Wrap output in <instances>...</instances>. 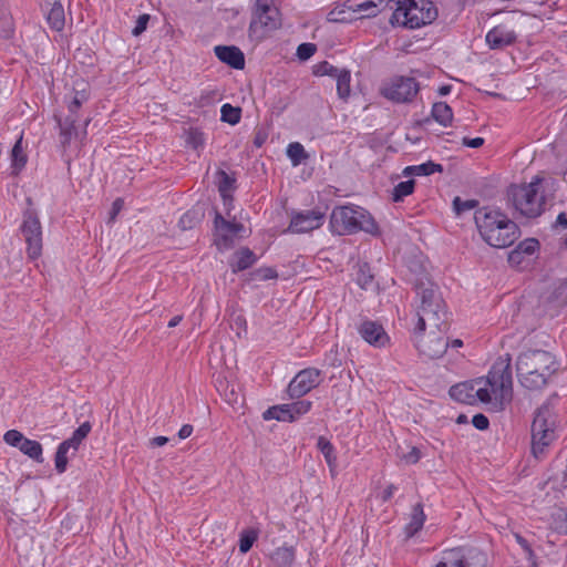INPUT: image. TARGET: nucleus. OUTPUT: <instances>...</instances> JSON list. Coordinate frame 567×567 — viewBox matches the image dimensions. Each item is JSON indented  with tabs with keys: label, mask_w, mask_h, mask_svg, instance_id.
Returning <instances> with one entry per match:
<instances>
[{
	"label": "nucleus",
	"mask_w": 567,
	"mask_h": 567,
	"mask_svg": "<svg viewBox=\"0 0 567 567\" xmlns=\"http://www.w3.org/2000/svg\"><path fill=\"white\" fill-rule=\"evenodd\" d=\"M415 182L413 179H409L405 182H400L394 186L392 192L393 202L398 203L403 200L404 197L411 195L414 190Z\"/></svg>",
	"instance_id": "39"
},
{
	"label": "nucleus",
	"mask_w": 567,
	"mask_h": 567,
	"mask_svg": "<svg viewBox=\"0 0 567 567\" xmlns=\"http://www.w3.org/2000/svg\"><path fill=\"white\" fill-rule=\"evenodd\" d=\"M553 528L563 535H567V511H559L553 516Z\"/></svg>",
	"instance_id": "44"
},
{
	"label": "nucleus",
	"mask_w": 567,
	"mask_h": 567,
	"mask_svg": "<svg viewBox=\"0 0 567 567\" xmlns=\"http://www.w3.org/2000/svg\"><path fill=\"white\" fill-rule=\"evenodd\" d=\"M432 567H473L466 550L461 547L444 550L439 561Z\"/></svg>",
	"instance_id": "18"
},
{
	"label": "nucleus",
	"mask_w": 567,
	"mask_h": 567,
	"mask_svg": "<svg viewBox=\"0 0 567 567\" xmlns=\"http://www.w3.org/2000/svg\"><path fill=\"white\" fill-rule=\"evenodd\" d=\"M69 451H70V449L68 446H65L63 442L58 446L54 462H55V470L60 474L64 473L66 470V466H68L66 454Z\"/></svg>",
	"instance_id": "43"
},
{
	"label": "nucleus",
	"mask_w": 567,
	"mask_h": 567,
	"mask_svg": "<svg viewBox=\"0 0 567 567\" xmlns=\"http://www.w3.org/2000/svg\"><path fill=\"white\" fill-rule=\"evenodd\" d=\"M432 117L443 126H449L453 120V112L445 102H436L432 106Z\"/></svg>",
	"instance_id": "28"
},
{
	"label": "nucleus",
	"mask_w": 567,
	"mask_h": 567,
	"mask_svg": "<svg viewBox=\"0 0 567 567\" xmlns=\"http://www.w3.org/2000/svg\"><path fill=\"white\" fill-rule=\"evenodd\" d=\"M277 271L270 267H262L252 272L254 280H268L277 278Z\"/></svg>",
	"instance_id": "51"
},
{
	"label": "nucleus",
	"mask_w": 567,
	"mask_h": 567,
	"mask_svg": "<svg viewBox=\"0 0 567 567\" xmlns=\"http://www.w3.org/2000/svg\"><path fill=\"white\" fill-rule=\"evenodd\" d=\"M277 8L275 6V0H256V9L255 12H266L270 9Z\"/></svg>",
	"instance_id": "57"
},
{
	"label": "nucleus",
	"mask_w": 567,
	"mask_h": 567,
	"mask_svg": "<svg viewBox=\"0 0 567 567\" xmlns=\"http://www.w3.org/2000/svg\"><path fill=\"white\" fill-rule=\"evenodd\" d=\"M420 306L415 332H424L426 328L445 332L447 330V310L439 287L432 282L417 285Z\"/></svg>",
	"instance_id": "3"
},
{
	"label": "nucleus",
	"mask_w": 567,
	"mask_h": 567,
	"mask_svg": "<svg viewBox=\"0 0 567 567\" xmlns=\"http://www.w3.org/2000/svg\"><path fill=\"white\" fill-rule=\"evenodd\" d=\"M204 218V212L198 208L187 210L178 221V226L182 230H188L195 228Z\"/></svg>",
	"instance_id": "32"
},
{
	"label": "nucleus",
	"mask_w": 567,
	"mask_h": 567,
	"mask_svg": "<svg viewBox=\"0 0 567 567\" xmlns=\"http://www.w3.org/2000/svg\"><path fill=\"white\" fill-rule=\"evenodd\" d=\"M324 219V215L319 210H306L292 216L289 230L301 234L319 228Z\"/></svg>",
	"instance_id": "14"
},
{
	"label": "nucleus",
	"mask_w": 567,
	"mask_h": 567,
	"mask_svg": "<svg viewBox=\"0 0 567 567\" xmlns=\"http://www.w3.org/2000/svg\"><path fill=\"white\" fill-rule=\"evenodd\" d=\"M542 179L535 177L529 184L513 186L509 195L515 209L526 218H536L545 210V196L540 192Z\"/></svg>",
	"instance_id": "5"
},
{
	"label": "nucleus",
	"mask_w": 567,
	"mask_h": 567,
	"mask_svg": "<svg viewBox=\"0 0 567 567\" xmlns=\"http://www.w3.org/2000/svg\"><path fill=\"white\" fill-rule=\"evenodd\" d=\"M214 52L223 63L236 70L245 68V55L239 48L235 45H216Z\"/></svg>",
	"instance_id": "17"
},
{
	"label": "nucleus",
	"mask_w": 567,
	"mask_h": 567,
	"mask_svg": "<svg viewBox=\"0 0 567 567\" xmlns=\"http://www.w3.org/2000/svg\"><path fill=\"white\" fill-rule=\"evenodd\" d=\"M258 533L254 529H246L241 532L240 538H239V550L243 554H246L250 550L254 543L257 540Z\"/></svg>",
	"instance_id": "41"
},
{
	"label": "nucleus",
	"mask_w": 567,
	"mask_h": 567,
	"mask_svg": "<svg viewBox=\"0 0 567 567\" xmlns=\"http://www.w3.org/2000/svg\"><path fill=\"white\" fill-rule=\"evenodd\" d=\"M478 205L475 199L462 200L460 197H455L453 200V208L456 215H461L464 212L471 210Z\"/></svg>",
	"instance_id": "46"
},
{
	"label": "nucleus",
	"mask_w": 567,
	"mask_h": 567,
	"mask_svg": "<svg viewBox=\"0 0 567 567\" xmlns=\"http://www.w3.org/2000/svg\"><path fill=\"white\" fill-rule=\"evenodd\" d=\"M266 140H267V134L261 131H258L254 137V145L256 147H261L265 144Z\"/></svg>",
	"instance_id": "61"
},
{
	"label": "nucleus",
	"mask_w": 567,
	"mask_h": 567,
	"mask_svg": "<svg viewBox=\"0 0 567 567\" xmlns=\"http://www.w3.org/2000/svg\"><path fill=\"white\" fill-rule=\"evenodd\" d=\"M27 243V252L31 259H37L42 252V227L33 210H27L20 227Z\"/></svg>",
	"instance_id": "8"
},
{
	"label": "nucleus",
	"mask_w": 567,
	"mask_h": 567,
	"mask_svg": "<svg viewBox=\"0 0 567 567\" xmlns=\"http://www.w3.org/2000/svg\"><path fill=\"white\" fill-rule=\"evenodd\" d=\"M47 21L50 24V27L55 31H61L64 28V9L60 2L53 3L47 16Z\"/></svg>",
	"instance_id": "31"
},
{
	"label": "nucleus",
	"mask_w": 567,
	"mask_h": 567,
	"mask_svg": "<svg viewBox=\"0 0 567 567\" xmlns=\"http://www.w3.org/2000/svg\"><path fill=\"white\" fill-rule=\"evenodd\" d=\"M317 447L323 454L331 471L336 467L337 457L333 445L323 436H319Z\"/></svg>",
	"instance_id": "37"
},
{
	"label": "nucleus",
	"mask_w": 567,
	"mask_h": 567,
	"mask_svg": "<svg viewBox=\"0 0 567 567\" xmlns=\"http://www.w3.org/2000/svg\"><path fill=\"white\" fill-rule=\"evenodd\" d=\"M221 121L235 125L239 123L241 117V109L235 107L228 103L224 104L220 109Z\"/></svg>",
	"instance_id": "40"
},
{
	"label": "nucleus",
	"mask_w": 567,
	"mask_h": 567,
	"mask_svg": "<svg viewBox=\"0 0 567 567\" xmlns=\"http://www.w3.org/2000/svg\"><path fill=\"white\" fill-rule=\"evenodd\" d=\"M554 357L544 350H528L520 353L516 362L517 375L530 374L532 371L553 374L555 372Z\"/></svg>",
	"instance_id": "7"
},
{
	"label": "nucleus",
	"mask_w": 567,
	"mask_h": 567,
	"mask_svg": "<svg viewBox=\"0 0 567 567\" xmlns=\"http://www.w3.org/2000/svg\"><path fill=\"white\" fill-rule=\"evenodd\" d=\"M424 520L423 507L421 504H416L412 509L410 522L404 528L406 537H413L423 527Z\"/></svg>",
	"instance_id": "23"
},
{
	"label": "nucleus",
	"mask_w": 567,
	"mask_h": 567,
	"mask_svg": "<svg viewBox=\"0 0 567 567\" xmlns=\"http://www.w3.org/2000/svg\"><path fill=\"white\" fill-rule=\"evenodd\" d=\"M357 284L364 290L374 287V275L367 262L360 264L357 271Z\"/></svg>",
	"instance_id": "35"
},
{
	"label": "nucleus",
	"mask_w": 567,
	"mask_h": 567,
	"mask_svg": "<svg viewBox=\"0 0 567 567\" xmlns=\"http://www.w3.org/2000/svg\"><path fill=\"white\" fill-rule=\"evenodd\" d=\"M538 246L539 243L537 239L528 238L519 243L518 246L516 247V250L519 251L522 256H532L538 249Z\"/></svg>",
	"instance_id": "45"
},
{
	"label": "nucleus",
	"mask_w": 567,
	"mask_h": 567,
	"mask_svg": "<svg viewBox=\"0 0 567 567\" xmlns=\"http://www.w3.org/2000/svg\"><path fill=\"white\" fill-rule=\"evenodd\" d=\"M11 162H12V174L18 175L20 171L27 164V155L22 150V138L20 137L11 151Z\"/></svg>",
	"instance_id": "33"
},
{
	"label": "nucleus",
	"mask_w": 567,
	"mask_h": 567,
	"mask_svg": "<svg viewBox=\"0 0 567 567\" xmlns=\"http://www.w3.org/2000/svg\"><path fill=\"white\" fill-rule=\"evenodd\" d=\"M320 370L316 368L303 369L297 373L288 385L290 398H301L313 388L318 386L320 383Z\"/></svg>",
	"instance_id": "13"
},
{
	"label": "nucleus",
	"mask_w": 567,
	"mask_h": 567,
	"mask_svg": "<svg viewBox=\"0 0 567 567\" xmlns=\"http://www.w3.org/2000/svg\"><path fill=\"white\" fill-rule=\"evenodd\" d=\"M422 454L421 451L417 447H412L410 452L402 455V460L408 464H415L421 458Z\"/></svg>",
	"instance_id": "55"
},
{
	"label": "nucleus",
	"mask_w": 567,
	"mask_h": 567,
	"mask_svg": "<svg viewBox=\"0 0 567 567\" xmlns=\"http://www.w3.org/2000/svg\"><path fill=\"white\" fill-rule=\"evenodd\" d=\"M69 451H70V449L68 446H65L63 442L58 446L54 462H55V470L60 474L64 473L66 470V466H68L66 454Z\"/></svg>",
	"instance_id": "42"
},
{
	"label": "nucleus",
	"mask_w": 567,
	"mask_h": 567,
	"mask_svg": "<svg viewBox=\"0 0 567 567\" xmlns=\"http://www.w3.org/2000/svg\"><path fill=\"white\" fill-rule=\"evenodd\" d=\"M287 156L290 158L293 166H298L308 158V154L306 153L305 147L298 142L290 143L288 145Z\"/></svg>",
	"instance_id": "38"
},
{
	"label": "nucleus",
	"mask_w": 567,
	"mask_h": 567,
	"mask_svg": "<svg viewBox=\"0 0 567 567\" xmlns=\"http://www.w3.org/2000/svg\"><path fill=\"white\" fill-rule=\"evenodd\" d=\"M474 219L480 235L492 247H508L519 236L518 226L499 210L480 208L475 212Z\"/></svg>",
	"instance_id": "2"
},
{
	"label": "nucleus",
	"mask_w": 567,
	"mask_h": 567,
	"mask_svg": "<svg viewBox=\"0 0 567 567\" xmlns=\"http://www.w3.org/2000/svg\"><path fill=\"white\" fill-rule=\"evenodd\" d=\"M187 144L190 145L193 148H198L204 145V136L202 132L198 131H190L187 135L186 140Z\"/></svg>",
	"instance_id": "54"
},
{
	"label": "nucleus",
	"mask_w": 567,
	"mask_h": 567,
	"mask_svg": "<svg viewBox=\"0 0 567 567\" xmlns=\"http://www.w3.org/2000/svg\"><path fill=\"white\" fill-rule=\"evenodd\" d=\"M84 101H86V95L84 94V92H82V93L76 92L74 97L72 99V101L69 104V111L71 113L69 116H76V112L81 107V105L83 104Z\"/></svg>",
	"instance_id": "52"
},
{
	"label": "nucleus",
	"mask_w": 567,
	"mask_h": 567,
	"mask_svg": "<svg viewBox=\"0 0 567 567\" xmlns=\"http://www.w3.org/2000/svg\"><path fill=\"white\" fill-rule=\"evenodd\" d=\"M281 27V17L278 8L266 12H254V19L249 24V35L258 40L264 39L267 33Z\"/></svg>",
	"instance_id": "11"
},
{
	"label": "nucleus",
	"mask_w": 567,
	"mask_h": 567,
	"mask_svg": "<svg viewBox=\"0 0 567 567\" xmlns=\"http://www.w3.org/2000/svg\"><path fill=\"white\" fill-rule=\"evenodd\" d=\"M396 491V487L393 484L388 485V487L382 493V501L388 502Z\"/></svg>",
	"instance_id": "62"
},
{
	"label": "nucleus",
	"mask_w": 567,
	"mask_h": 567,
	"mask_svg": "<svg viewBox=\"0 0 567 567\" xmlns=\"http://www.w3.org/2000/svg\"><path fill=\"white\" fill-rule=\"evenodd\" d=\"M256 260L257 257L254 254V251L247 247H244L234 254L233 259L229 262V266L233 272L236 274L248 269L256 262Z\"/></svg>",
	"instance_id": "19"
},
{
	"label": "nucleus",
	"mask_w": 567,
	"mask_h": 567,
	"mask_svg": "<svg viewBox=\"0 0 567 567\" xmlns=\"http://www.w3.org/2000/svg\"><path fill=\"white\" fill-rule=\"evenodd\" d=\"M311 402L307 400L297 401L295 403L289 404L291 414L293 415V421L296 416L306 414L311 409Z\"/></svg>",
	"instance_id": "49"
},
{
	"label": "nucleus",
	"mask_w": 567,
	"mask_h": 567,
	"mask_svg": "<svg viewBox=\"0 0 567 567\" xmlns=\"http://www.w3.org/2000/svg\"><path fill=\"white\" fill-rule=\"evenodd\" d=\"M483 144H484V138L483 137H475V138L464 137L463 138V145H465L467 147L478 148Z\"/></svg>",
	"instance_id": "59"
},
{
	"label": "nucleus",
	"mask_w": 567,
	"mask_h": 567,
	"mask_svg": "<svg viewBox=\"0 0 567 567\" xmlns=\"http://www.w3.org/2000/svg\"><path fill=\"white\" fill-rule=\"evenodd\" d=\"M14 32L12 16L4 0H0V39H10Z\"/></svg>",
	"instance_id": "22"
},
{
	"label": "nucleus",
	"mask_w": 567,
	"mask_h": 567,
	"mask_svg": "<svg viewBox=\"0 0 567 567\" xmlns=\"http://www.w3.org/2000/svg\"><path fill=\"white\" fill-rule=\"evenodd\" d=\"M556 419L548 404L542 405L535 414L532 423V454L535 458H542L546 449L556 440Z\"/></svg>",
	"instance_id": "6"
},
{
	"label": "nucleus",
	"mask_w": 567,
	"mask_h": 567,
	"mask_svg": "<svg viewBox=\"0 0 567 567\" xmlns=\"http://www.w3.org/2000/svg\"><path fill=\"white\" fill-rule=\"evenodd\" d=\"M334 233L339 235L354 234L360 230L379 235V226L371 214L360 206L346 205L336 207L330 217Z\"/></svg>",
	"instance_id": "4"
},
{
	"label": "nucleus",
	"mask_w": 567,
	"mask_h": 567,
	"mask_svg": "<svg viewBox=\"0 0 567 567\" xmlns=\"http://www.w3.org/2000/svg\"><path fill=\"white\" fill-rule=\"evenodd\" d=\"M551 374H545V372L532 371L530 374L517 375L520 384L529 390L542 389L546 383L547 379Z\"/></svg>",
	"instance_id": "25"
},
{
	"label": "nucleus",
	"mask_w": 567,
	"mask_h": 567,
	"mask_svg": "<svg viewBox=\"0 0 567 567\" xmlns=\"http://www.w3.org/2000/svg\"><path fill=\"white\" fill-rule=\"evenodd\" d=\"M262 417L265 420H277L281 422H292L293 415L291 414L289 404L275 405L267 409Z\"/></svg>",
	"instance_id": "26"
},
{
	"label": "nucleus",
	"mask_w": 567,
	"mask_h": 567,
	"mask_svg": "<svg viewBox=\"0 0 567 567\" xmlns=\"http://www.w3.org/2000/svg\"><path fill=\"white\" fill-rule=\"evenodd\" d=\"M443 172V166L441 164H436L432 161H429L426 163L420 164V165H412L406 166L402 174L405 177L409 176H430L434 173H441Z\"/></svg>",
	"instance_id": "21"
},
{
	"label": "nucleus",
	"mask_w": 567,
	"mask_h": 567,
	"mask_svg": "<svg viewBox=\"0 0 567 567\" xmlns=\"http://www.w3.org/2000/svg\"><path fill=\"white\" fill-rule=\"evenodd\" d=\"M90 422H84L81 424L72 434V436L65 441H63L64 445L73 451V454L79 450L82 441L89 435L91 432Z\"/></svg>",
	"instance_id": "30"
},
{
	"label": "nucleus",
	"mask_w": 567,
	"mask_h": 567,
	"mask_svg": "<svg viewBox=\"0 0 567 567\" xmlns=\"http://www.w3.org/2000/svg\"><path fill=\"white\" fill-rule=\"evenodd\" d=\"M24 436L21 432L17 430H9L3 435V441L13 447L20 449L21 444L24 441Z\"/></svg>",
	"instance_id": "48"
},
{
	"label": "nucleus",
	"mask_w": 567,
	"mask_h": 567,
	"mask_svg": "<svg viewBox=\"0 0 567 567\" xmlns=\"http://www.w3.org/2000/svg\"><path fill=\"white\" fill-rule=\"evenodd\" d=\"M508 261L511 264H519L522 261V255L516 250V248L509 252Z\"/></svg>",
	"instance_id": "63"
},
{
	"label": "nucleus",
	"mask_w": 567,
	"mask_h": 567,
	"mask_svg": "<svg viewBox=\"0 0 567 567\" xmlns=\"http://www.w3.org/2000/svg\"><path fill=\"white\" fill-rule=\"evenodd\" d=\"M443 333L444 332H439V330L435 329H430L426 336H423L422 332L414 331V341L420 354L427 359L441 358L450 346Z\"/></svg>",
	"instance_id": "10"
},
{
	"label": "nucleus",
	"mask_w": 567,
	"mask_h": 567,
	"mask_svg": "<svg viewBox=\"0 0 567 567\" xmlns=\"http://www.w3.org/2000/svg\"><path fill=\"white\" fill-rule=\"evenodd\" d=\"M19 450L21 453H23L24 455L29 456L34 461L39 463L43 462L42 445L38 441H33L25 437Z\"/></svg>",
	"instance_id": "34"
},
{
	"label": "nucleus",
	"mask_w": 567,
	"mask_h": 567,
	"mask_svg": "<svg viewBox=\"0 0 567 567\" xmlns=\"http://www.w3.org/2000/svg\"><path fill=\"white\" fill-rule=\"evenodd\" d=\"M215 244L219 250H227L234 246L235 238L239 236L245 227L240 223L226 220L219 213H216L215 219Z\"/></svg>",
	"instance_id": "12"
},
{
	"label": "nucleus",
	"mask_w": 567,
	"mask_h": 567,
	"mask_svg": "<svg viewBox=\"0 0 567 567\" xmlns=\"http://www.w3.org/2000/svg\"><path fill=\"white\" fill-rule=\"evenodd\" d=\"M271 560L277 567H290L295 561V550L292 547H278L271 554Z\"/></svg>",
	"instance_id": "27"
},
{
	"label": "nucleus",
	"mask_w": 567,
	"mask_h": 567,
	"mask_svg": "<svg viewBox=\"0 0 567 567\" xmlns=\"http://www.w3.org/2000/svg\"><path fill=\"white\" fill-rule=\"evenodd\" d=\"M511 355L501 357L489 370L487 377L462 382L451 386L450 396L461 403H493L503 410L513 398V377Z\"/></svg>",
	"instance_id": "1"
},
{
	"label": "nucleus",
	"mask_w": 567,
	"mask_h": 567,
	"mask_svg": "<svg viewBox=\"0 0 567 567\" xmlns=\"http://www.w3.org/2000/svg\"><path fill=\"white\" fill-rule=\"evenodd\" d=\"M148 21H150V14H147V13L141 14L136 20V24L132 30V34L134 37L141 35L146 30Z\"/></svg>",
	"instance_id": "53"
},
{
	"label": "nucleus",
	"mask_w": 567,
	"mask_h": 567,
	"mask_svg": "<svg viewBox=\"0 0 567 567\" xmlns=\"http://www.w3.org/2000/svg\"><path fill=\"white\" fill-rule=\"evenodd\" d=\"M168 442V437L166 436H156L152 439L151 445L152 446H163Z\"/></svg>",
	"instance_id": "64"
},
{
	"label": "nucleus",
	"mask_w": 567,
	"mask_h": 567,
	"mask_svg": "<svg viewBox=\"0 0 567 567\" xmlns=\"http://www.w3.org/2000/svg\"><path fill=\"white\" fill-rule=\"evenodd\" d=\"M337 80V93L338 96L342 100H347L350 95V82H351V73L347 69H341V72L338 73Z\"/></svg>",
	"instance_id": "36"
},
{
	"label": "nucleus",
	"mask_w": 567,
	"mask_h": 567,
	"mask_svg": "<svg viewBox=\"0 0 567 567\" xmlns=\"http://www.w3.org/2000/svg\"><path fill=\"white\" fill-rule=\"evenodd\" d=\"M340 72H341V69L333 66L332 64H330L327 61L319 63L315 70L316 75H319V76L328 75V76H331L334 79L338 76V73H340Z\"/></svg>",
	"instance_id": "47"
},
{
	"label": "nucleus",
	"mask_w": 567,
	"mask_h": 567,
	"mask_svg": "<svg viewBox=\"0 0 567 567\" xmlns=\"http://www.w3.org/2000/svg\"><path fill=\"white\" fill-rule=\"evenodd\" d=\"M218 192L225 205H230L233 202L231 192L235 189L236 178L225 171L219 169L216 173Z\"/></svg>",
	"instance_id": "20"
},
{
	"label": "nucleus",
	"mask_w": 567,
	"mask_h": 567,
	"mask_svg": "<svg viewBox=\"0 0 567 567\" xmlns=\"http://www.w3.org/2000/svg\"><path fill=\"white\" fill-rule=\"evenodd\" d=\"M124 206V200L122 198H116L112 204V209L110 212V221H114L117 214L122 210Z\"/></svg>",
	"instance_id": "58"
},
{
	"label": "nucleus",
	"mask_w": 567,
	"mask_h": 567,
	"mask_svg": "<svg viewBox=\"0 0 567 567\" xmlns=\"http://www.w3.org/2000/svg\"><path fill=\"white\" fill-rule=\"evenodd\" d=\"M420 90L419 83L413 78L396 76L382 87L384 97L395 103H408L413 100Z\"/></svg>",
	"instance_id": "9"
},
{
	"label": "nucleus",
	"mask_w": 567,
	"mask_h": 567,
	"mask_svg": "<svg viewBox=\"0 0 567 567\" xmlns=\"http://www.w3.org/2000/svg\"><path fill=\"white\" fill-rule=\"evenodd\" d=\"M472 424L477 429V430H486L488 429L489 426V421L488 419L482 414V413H478V414H475L472 419Z\"/></svg>",
	"instance_id": "56"
},
{
	"label": "nucleus",
	"mask_w": 567,
	"mask_h": 567,
	"mask_svg": "<svg viewBox=\"0 0 567 567\" xmlns=\"http://www.w3.org/2000/svg\"><path fill=\"white\" fill-rule=\"evenodd\" d=\"M317 51V47L313 43H301L297 48V56L305 61L310 59Z\"/></svg>",
	"instance_id": "50"
},
{
	"label": "nucleus",
	"mask_w": 567,
	"mask_h": 567,
	"mask_svg": "<svg viewBox=\"0 0 567 567\" xmlns=\"http://www.w3.org/2000/svg\"><path fill=\"white\" fill-rule=\"evenodd\" d=\"M76 116H68L63 122L59 120L60 126V140L61 144L65 147L70 144L73 136L78 137L79 134L75 131L74 123L76 122Z\"/></svg>",
	"instance_id": "29"
},
{
	"label": "nucleus",
	"mask_w": 567,
	"mask_h": 567,
	"mask_svg": "<svg viewBox=\"0 0 567 567\" xmlns=\"http://www.w3.org/2000/svg\"><path fill=\"white\" fill-rule=\"evenodd\" d=\"M516 33L505 24H499L489 30L486 34V42L491 49H503L516 41Z\"/></svg>",
	"instance_id": "16"
},
{
	"label": "nucleus",
	"mask_w": 567,
	"mask_h": 567,
	"mask_svg": "<svg viewBox=\"0 0 567 567\" xmlns=\"http://www.w3.org/2000/svg\"><path fill=\"white\" fill-rule=\"evenodd\" d=\"M192 433H193V425L185 424L178 431V437L181 440H185V439L189 437L192 435Z\"/></svg>",
	"instance_id": "60"
},
{
	"label": "nucleus",
	"mask_w": 567,
	"mask_h": 567,
	"mask_svg": "<svg viewBox=\"0 0 567 567\" xmlns=\"http://www.w3.org/2000/svg\"><path fill=\"white\" fill-rule=\"evenodd\" d=\"M358 332L365 342L374 348H384L390 342V338L382 324L375 321L364 320L358 327Z\"/></svg>",
	"instance_id": "15"
},
{
	"label": "nucleus",
	"mask_w": 567,
	"mask_h": 567,
	"mask_svg": "<svg viewBox=\"0 0 567 567\" xmlns=\"http://www.w3.org/2000/svg\"><path fill=\"white\" fill-rule=\"evenodd\" d=\"M392 1L390 0H365L361 3H358V11L362 12V17H374L380 11L384 10L385 8L390 9V6H392Z\"/></svg>",
	"instance_id": "24"
}]
</instances>
